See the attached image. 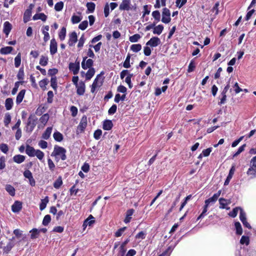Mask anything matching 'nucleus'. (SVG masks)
I'll return each mask as SVG.
<instances>
[{
    "mask_svg": "<svg viewBox=\"0 0 256 256\" xmlns=\"http://www.w3.org/2000/svg\"><path fill=\"white\" fill-rule=\"evenodd\" d=\"M95 74V70L94 68H90L86 74V78L87 80H90Z\"/></svg>",
    "mask_w": 256,
    "mask_h": 256,
    "instance_id": "f704fd0d",
    "label": "nucleus"
},
{
    "mask_svg": "<svg viewBox=\"0 0 256 256\" xmlns=\"http://www.w3.org/2000/svg\"><path fill=\"white\" fill-rule=\"evenodd\" d=\"M141 38L139 34H135L129 38V40L131 42H138L139 40Z\"/></svg>",
    "mask_w": 256,
    "mask_h": 256,
    "instance_id": "49530a36",
    "label": "nucleus"
},
{
    "mask_svg": "<svg viewBox=\"0 0 256 256\" xmlns=\"http://www.w3.org/2000/svg\"><path fill=\"white\" fill-rule=\"evenodd\" d=\"M48 83V82L46 79H43L39 82V86L42 89L44 90Z\"/></svg>",
    "mask_w": 256,
    "mask_h": 256,
    "instance_id": "774afa93",
    "label": "nucleus"
},
{
    "mask_svg": "<svg viewBox=\"0 0 256 256\" xmlns=\"http://www.w3.org/2000/svg\"><path fill=\"white\" fill-rule=\"evenodd\" d=\"M34 20H41L43 22H45L47 19V16L44 13H39L34 14L33 16Z\"/></svg>",
    "mask_w": 256,
    "mask_h": 256,
    "instance_id": "b1692460",
    "label": "nucleus"
},
{
    "mask_svg": "<svg viewBox=\"0 0 256 256\" xmlns=\"http://www.w3.org/2000/svg\"><path fill=\"white\" fill-rule=\"evenodd\" d=\"M94 222V218L92 215L89 216L84 221L83 226L86 228L87 226H90Z\"/></svg>",
    "mask_w": 256,
    "mask_h": 256,
    "instance_id": "a211bd4d",
    "label": "nucleus"
},
{
    "mask_svg": "<svg viewBox=\"0 0 256 256\" xmlns=\"http://www.w3.org/2000/svg\"><path fill=\"white\" fill-rule=\"evenodd\" d=\"M26 93L25 90H21L19 93L18 94L16 98V103L18 104L22 102L24 98V94Z\"/></svg>",
    "mask_w": 256,
    "mask_h": 256,
    "instance_id": "aec40b11",
    "label": "nucleus"
},
{
    "mask_svg": "<svg viewBox=\"0 0 256 256\" xmlns=\"http://www.w3.org/2000/svg\"><path fill=\"white\" fill-rule=\"evenodd\" d=\"M130 50L133 52H138L142 49V45L140 44H133L130 47Z\"/></svg>",
    "mask_w": 256,
    "mask_h": 256,
    "instance_id": "a19ab883",
    "label": "nucleus"
},
{
    "mask_svg": "<svg viewBox=\"0 0 256 256\" xmlns=\"http://www.w3.org/2000/svg\"><path fill=\"white\" fill-rule=\"evenodd\" d=\"M87 126V120L86 117H82L78 126V130L80 132H83Z\"/></svg>",
    "mask_w": 256,
    "mask_h": 256,
    "instance_id": "ddd939ff",
    "label": "nucleus"
},
{
    "mask_svg": "<svg viewBox=\"0 0 256 256\" xmlns=\"http://www.w3.org/2000/svg\"><path fill=\"white\" fill-rule=\"evenodd\" d=\"M11 121V116L8 113L5 114L4 118V124L5 126H8Z\"/></svg>",
    "mask_w": 256,
    "mask_h": 256,
    "instance_id": "5fc2aeb1",
    "label": "nucleus"
},
{
    "mask_svg": "<svg viewBox=\"0 0 256 256\" xmlns=\"http://www.w3.org/2000/svg\"><path fill=\"white\" fill-rule=\"evenodd\" d=\"M174 249L172 246H168L167 249L162 254L163 256H169Z\"/></svg>",
    "mask_w": 256,
    "mask_h": 256,
    "instance_id": "0e129e2a",
    "label": "nucleus"
},
{
    "mask_svg": "<svg viewBox=\"0 0 256 256\" xmlns=\"http://www.w3.org/2000/svg\"><path fill=\"white\" fill-rule=\"evenodd\" d=\"M146 236V232L143 231H141L136 236V239L144 240Z\"/></svg>",
    "mask_w": 256,
    "mask_h": 256,
    "instance_id": "338daca9",
    "label": "nucleus"
},
{
    "mask_svg": "<svg viewBox=\"0 0 256 256\" xmlns=\"http://www.w3.org/2000/svg\"><path fill=\"white\" fill-rule=\"evenodd\" d=\"M129 242L130 240L128 238H127L124 242H122L119 248V251L126 253V246L128 243Z\"/></svg>",
    "mask_w": 256,
    "mask_h": 256,
    "instance_id": "58836bf2",
    "label": "nucleus"
},
{
    "mask_svg": "<svg viewBox=\"0 0 256 256\" xmlns=\"http://www.w3.org/2000/svg\"><path fill=\"white\" fill-rule=\"evenodd\" d=\"M210 206H208V204H204V205L203 207V209H202V212L201 213V214L197 218V220H200V219H202L205 216H206L207 214V212H208V208Z\"/></svg>",
    "mask_w": 256,
    "mask_h": 256,
    "instance_id": "cd10ccee",
    "label": "nucleus"
},
{
    "mask_svg": "<svg viewBox=\"0 0 256 256\" xmlns=\"http://www.w3.org/2000/svg\"><path fill=\"white\" fill-rule=\"evenodd\" d=\"M6 190L11 196H14L15 195L16 190L12 186L6 184Z\"/></svg>",
    "mask_w": 256,
    "mask_h": 256,
    "instance_id": "c9c22d12",
    "label": "nucleus"
},
{
    "mask_svg": "<svg viewBox=\"0 0 256 256\" xmlns=\"http://www.w3.org/2000/svg\"><path fill=\"white\" fill-rule=\"evenodd\" d=\"M66 150L61 146H55L54 151L51 154V156H55L57 161L58 160V156H60L62 160H64L66 158Z\"/></svg>",
    "mask_w": 256,
    "mask_h": 256,
    "instance_id": "f03ea898",
    "label": "nucleus"
},
{
    "mask_svg": "<svg viewBox=\"0 0 256 256\" xmlns=\"http://www.w3.org/2000/svg\"><path fill=\"white\" fill-rule=\"evenodd\" d=\"M30 238L32 240L38 238L39 236L40 230L37 228H33L30 231Z\"/></svg>",
    "mask_w": 256,
    "mask_h": 256,
    "instance_id": "a878e982",
    "label": "nucleus"
},
{
    "mask_svg": "<svg viewBox=\"0 0 256 256\" xmlns=\"http://www.w3.org/2000/svg\"><path fill=\"white\" fill-rule=\"evenodd\" d=\"M87 10L88 12L92 13L96 8V5L94 2H88L86 4Z\"/></svg>",
    "mask_w": 256,
    "mask_h": 256,
    "instance_id": "ea45409f",
    "label": "nucleus"
},
{
    "mask_svg": "<svg viewBox=\"0 0 256 256\" xmlns=\"http://www.w3.org/2000/svg\"><path fill=\"white\" fill-rule=\"evenodd\" d=\"M246 146V144H244L242 146H240L238 149V150L237 152L234 154L233 158L236 157L238 156L241 152H242L244 150V148Z\"/></svg>",
    "mask_w": 256,
    "mask_h": 256,
    "instance_id": "680f3d73",
    "label": "nucleus"
},
{
    "mask_svg": "<svg viewBox=\"0 0 256 256\" xmlns=\"http://www.w3.org/2000/svg\"><path fill=\"white\" fill-rule=\"evenodd\" d=\"M78 40L77 34L75 32H72L69 36L68 44L69 46H72L75 44Z\"/></svg>",
    "mask_w": 256,
    "mask_h": 256,
    "instance_id": "9d476101",
    "label": "nucleus"
},
{
    "mask_svg": "<svg viewBox=\"0 0 256 256\" xmlns=\"http://www.w3.org/2000/svg\"><path fill=\"white\" fill-rule=\"evenodd\" d=\"M14 240V237H12L10 240V241L7 244L6 246L4 248V252L6 253L8 252L15 246V243L13 242Z\"/></svg>",
    "mask_w": 256,
    "mask_h": 256,
    "instance_id": "4468645a",
    "label": "nucleus"
},
{
    "mask_svg": "<svg viewBox=\"0 0 256 256\" xmlns=\"http://www.w3.org/2000/svg\"><path fill=\"white\" fill-rule=\"evenodd\" d=\"M66 36V28L64 27L62 28L58 34V36L61 41L64 40Z\"/></svg>",
    "mask_w": 256,
    "mask_h": 256,
    "instance_id": "c03bdc74",
    "label": "nucleus"
},
{
    "mask_svg": "<svg viewBox=\"0 0 256 256\" xmlns=\"http://www.w3.org/2000/svg\"><path fill=\"white\" fill-rule=\"evenodd\" d=\"M53 137L54 140L58 142H60L63 140V135L59 132L56 131L54 133Z\"/></svg>",
    "mask_w": 256,
    "mask_h": 256,
    "instance_id": "2f4dec72",
    "label": "nucleus"
},
{
    "mask_svg": "<svg viewBox=\"0 0 256 256\" xmlns=\"http://www.w3.org/2000/svg\"><path fill=\"white\" fill-rule=\"evenodd\" d=\"M132 76V74H129L125 78V82L128 84V87L130 88H132V84L131 82V78Z\"/></svg>",
    "mask_w": 256,
    "mask_h": 256,
    "instance_id": "603ef678",
    "label": "nucleus"
},
{
    "mask_svg": "<svg viewBox=\"0 0 256 256\" xmlns=\"http://www.w3.org/2000/svg\"><path fill=\"white\" fill-rule=\"evenodd\" d=\"M240 219L242 222V223L244 226L248 228V229H251L252 226L250 224L247 222L246 214L244 210H240Z\"/></svg>",
    "mask_w": 256,
    "mask_h": 256,
    "instance_id": "423d86ee",
    "label": "nucleus"
},
{
    "mask_svg": "<svg viewBox=\"0 0 256 256\" xmlns=\"http://www.w3.org/2000/svg\"><path fill=\"white\" fill-rule=\"evenodd\" d=\"M64 8V3L62 2H60L56 4L54 6V9L57 12H60Z\"/></svg>",
    "mask_w": 256,
    "mask_h": 256,
    "instance_id": "13d9d810",
    "label": "nucleus"
},
{
    "mask_svg": "<svg viewBox=\"0 0 256 256\" xmlns=\"http://www.w3.org/2000/svg\"><path fill=\"white\" fill-rule=\"evenodd\" d=\"M160 40L156 36L152 38L146 43V45L151 47H156L160 44Z\"/></svg>",
    "mask_w": 256,
    "mask_h": 256,
    "instance_id": "0eeeda50",
    "label": "nucleus"
},
{
    "mask_svg": "<svg viewBox=\"0 0 256 256\" xmlns=\"http://www.w3.org/2000/svg\"><path fill=\"white\" fill-rule=\"evenodd\" d=\"M51 220V216L49 214H47L44 216L43 220H42V224L44 226H48V224L50 222Z\"/></svg>",
    "mask_w": 256,
    "mask_h": 256,
    "instance_id": "6e6d98bb",
    "label": "nucleus"
},
{
    "mask_svg": "<svg viewBox=\"0 0 256 256\" xmlns=\"http://www.w3.org/2000/svg\"><path fill=\"white\" fill-rule=\"evenodd\" d=\"M21 64V54L18 53L14 58V66L16 68H18Z\"/></svg>",
    "mask_w": 256,
    "mask_h": 256,
    "instance_id": "a18cd8bd",
    "label": "nucleus"
},
{
    "mask_svg": "<svg viewBox=\"0 0 256 256\" xmlns=\"http://www.w3.org/2000/svg\"><path fill=\"white\" fill-rule=\"evenodd\" d=\"M48 62V58L46 56L42 55L40 56V64L43 66H46Z\"/></svg>",
    "mask_w": 256,
    "mask_h": 256,
    "instance_id": "473e14b6",
    "label": "nucleus"
},
{
    "mask_svg": "<svg viewBox=\"0 0 256 256\" xmlns=\"http://www.w3.org/2000/svg\"><path fill=\"white\" fill-rule=\"evenodd\" d=\"M152 17L156 21V22H158L160 19V14L158 10H154L152 12Z\"/></svg>",
    "mask_w": 256,
    "mask_h": 256,
    "instance_id": "de8ad7c7",
    "label": "nucleus"
},
{
    "mask_svg": "<svg viewBox=\"0 0 256 256\" xmlns=\"http://www.w3.org/2000/svg\"><path fill=\"white\" fill-rule=\"evenodd\" d=\"M196 68V64L194 60H192L188 65V72H192Z\"/></svg>",
    "mask_w": 256,
    "mask_h": 256,
    "instance_id": "052dcab7",
    "label": "nucleus"
},
{
    "mask_svg": "<svg viewBox=\"0 0 256 256\" xmlns=\"http://www.w3.org/2000/svg\"><path fill=\"white\" fill-rule=\"evenodd\" d=\"M164 30V26L162 24H159L154 26L153 30V34H154L160 35L162 34Z\"/></svg>",
    "mask_w": 256,
    "mask_h": 256,
    "instance_id": "bb28decb",
    "label": "nucleus"
},
{
    "mask_svg": "<svg viewBox=\"0 0 256 256\" xmlns=\"http://www.w3.org/2000/svg\"><path fill=\"white\" fill-rule=\"evenodd\" d=\"M62 184V178L59 177L54 183V188L58 189Z\"/></svg>",
    "mask_w": 256,
    "mask_h": 256,
    "instance_id": "09e8293b",
    "label": "nucleus"
},
{
    "mask_svg": "<svg viewBox=\"0 0 256 256\" xmlns=\"http://www.w3.org/2000/svg\"><path fill=\"white\" fill-rule=\"evenodd\" d=\"M119 9L120 10H136V5H132L130 0H122L120 4Z\"/></svg>",
    "mask_w": 256,
    "mask_h": 256,
    "instance_id": "7ed1b4c3",
    "label": "nucleus"
},
{
    "mask_svg": "<svg viewBox=\"0 0 256 256\" xmlns=\"http://www.w3.org/2000/svg\"><path fill=\"white\" fill-rule=\"evenodd\" d=\"M250 242L249 238L247 236H242L240 240V243L242 244H246V246L248 245Z\"/></svg>",
    "mask_w": 256,
    "mask_h": 256,
    "instance_id": "4d7b16f0",
    "label": "nucleus"
},
{
    "mask_svg": "<svg viewBox=\"0 0 256 256\" xmlns=\"http://www.w3.org/2000/svg\"><path fill=\"white\" fill-rule=\"evenodd\" d=\"M57 42L54 38H52L50 40V54L53 56L57 52Z\"/></svg>",
    "mask_w": 256,
    "mask_h": 256,
    "instance_id": "9b49d317",
    "label": "nucleus"
},
{
    "mask_svg": "<svg viewBox=\"0 0 256 256\" xmlns=\"http://www.w3.org/2000/svg\"><path fill=\"white\" fill-rule=\"evenodd\" d=\"M219 202H220V208L221 209H229L230 208H226V206L230 204V202L228 200L223 198H220L219 199Z\"/></svg>",
    "mask_w": 256,
    "mask_h": 256,
    "instance_id": "393cba45",
    "label": "nucleus"
},
{
    "mask_svg": "<svg viewBox=\"0 0 256 256\" xmlns=\"http://www.w3.org/2000/svg\"><path fill=\"white\" fill-rule=\"evenodd\" d=\"M234 172H235V166H232V168H230V172H229V174L226 178V180H225L224 185H227L228 184L230 180L232 179V178L234 174Z\"/></svg>",
    "mask_w": 256,
    "mask_h": 256,
    "instance_id": "f3484780",
    "label": "nucleus"
},
{
    "mask_svg": "<svg viewBox=\"0 0 256 256\" xmlns=\"http://www.w3.org/2000/svg\"><path fill=\"white\" fill-rule=\"evenodd\" d=\"M76 93L79 96H82L85 92L86 85L84 82H80L76 86Z\"/></svg>",
    "mask_w": 256,
    "mask_h": 256,
    "instance_id": "1a4fd4ad",
    "label": "nucleus"
},
{
    "mask_svg": "<svg viewBox=\"0 0 256 256\" xmlns=\"http://www.w3.org/2000/svg\"><path fill=\"white\" fill-rule=\"evenodd\" d=\"M12 158L14 162L20 164L24 161L26 157L21 154H17L15 155Z\"/></svg>",
    "mask_w": 256,
    "mask_h": 256,
    "instance_id": "6ab92c4d",
    "label": "nucleus"
},
{
    "mask_svg": "<svg viewBox=\"0 0 256 256\" xmlns=\"http://www.w3.org/2000/svg\"><path fill=\"white\" fill-rule=\"evenodd\" d=\"M187 2V0H176V6L179 8L184 6Z\"/></svg>",
    "mask_w": 256,
    "mask_h": 256,
    "instance_id": "e2e57ef3",
    "label": "nucleus"
},
{
    "mask_svg": "<svg viewBox=\"0 0 256 256\" xmlns=\"http://www.w3.org/2000/svg\"><path fill=\"white\" fill-rule=\"evenodd\" d=\"M52 127L47 128L42 135V138L44 140H48L50 137V136L52 132Z\"/></svg>",
    "mask_w": 256,
    "mask_h": 256,
    "instance_id": "7c9ffc66",
    "label": "nucleus"
},
{
    "mask_svg": "<svg viewBox=\"0 0 256 256\" xmlns=\"http://www.w3.org/2000/svg\"><path fill=\"white\" fill-rule=\"evenodd\" d=\"M113 124L110 120H106L104 122L102 128L104 130H109L112 128Z\"/></svg>",
    "mask_w": 256,
    "mask_h": 256,
    "instance_id": "5701e85b",
    "label": "nucleus"
},
{
    "mask_svg": "<svg viewBox=\"0 0 256 256\" xmlns=\"http://www.w3.org/2000/svg\"><path fill=\"white\" fill-rule=\"evenodd\" d=\"M240 210H243L240 207L235 208H234L232 210V212H230L228 214V215L232 218H235L237 216L238 213L239 211H240Z\"/></svg>",
    "mask_w": 256,
    "mask_h": 256,
    "instance_id": "e433bc0d",
    "label": "nucleus"
},
{
    "mask_svg": "<svg viewBox=\"0 0 256 256\" xmlns=\"http://www.w3.org/2000/svg\"><path fill=\"white\" fill-rule=\"evenodd\" d=\"M220 194L221 191L218 190V192L214 194L212 197L204 201L205 204H208V206H210L214 204L220 196Z\"/></svg>",
    "mask_w": 256,
    "mask_h": 256,
    "instance_id": "39448f33",
    "label": "nucleus"
},
{
    "mask_svg": "<svg viewBox=\"0 0 256 256\" xmlns=\"http://www.w3.org/2000/svg\"><path fill=\"white\" fill-rule=\"evenodd\" d=\"M31 16V10L30 9H27L24 15V22H28Z\"/></svg>",
    "mask_w": 256,
    "mask_h": 256,
    "instance_id": "79ce46f5",
    "label": "nucleus"
},
{
    "mask_svg": "<svg viewBox=\"0 0 256 256\" xmlns=\"http://www.w3.org/2000/svg\"><path fill=\"white\" fill-rule=\"evenodd\" d=\"M50 85L53 89L55 90H56L57 88V79L56 76H52L50 80Z\"/></svg>",
    "mask_w": 256,
    "mask_h": 256,
    "instance_id": "8fccbe9b",
    "label": "nucleus"
},
{
    "mask_svg": "<svg viewBox=\"0 0 256 256\" xmlns=\"http://www.w3.org/2000/svg\"><path fill=\"white\" fill-rule=\"evenodd\" d=\"M12 28V24L8 22H4V24L3 32L8 36Z\"/></svg>",
    "mask_w": 256,
    "mask_h": 256,
    "instance_id": "2eb2a0df",
    "label": "nucleus"
},
{
    "mask_svg": "<svg viewBox=\"0 0 256 256\" xmlns=\"http://www.w3.org/2000/svg\"><path fill=\"white\" fill-rule=\"evenodd\" d=\"M13 233L18 238H22V239L24 240L26 238V236L23 234V232L20 229L14 230Z\"/></svg>",
    "mask_w": 256,
    "mask_h": 256,
    "instance_id": "72a5a7b5",
    "label": "nucleus"
},
{
    "mask_svg": "<svg viewBox=\"0 0 256 256\" xmlns=\"http://www.w3.org/2000/svg\"><path fill=\"white\" fill-rule=\"evenodd\" d=\"M26 154L30 157L36 156L38 159L42 160L44 157V153L40 150H35L33 147L27 145L26 148Z\"/></svg>",
    "mask_w": 256,
    "mask_h": 256,
    "instance_id": "f257e3e1",
    "label": "nucleus"
},
{
    "mask_svg": "<svg viewBox=\"0 0 256 256\" xmlns=\"http://www.w3.org/2000/svg\"><path fill=\"white\" fill-rule=\"evenodd\" d=\"M88 26V22L87 20H84L78 26V28L81 30H84Z\"/></svg>",
    "mask_w": 256,
    "mask_h": 256,
    "instance_id": "69168bd1",
    "label": "nucleus"
},
{
    "mask_svg": "<svg viewBox=\"0 0 256 256\" xmlns=\"http://www.w3.org/2000/svg\"><path fill=\"white\" fill-rule=\"evenodd\" d=\"M48 202L49 198L48 196H46L44 198L41 200L40 204V210H43L46 208Z\"/></svg>",
    "mask_w": 256,
    "mask_h": 256,
    "instance_id": "4be33fe9",
    "label": "nucleus"
},
{
    "mask_svg": "<svg viewBox=\"0 0 256 256\" xmlns=\"http://www.w3.org/2000/svg\"><path fill=\"white\" fill-rule=\"evenodd\" d=\"M12 50V46H6L0 49V53L2 54H10Z\"/></svg>",
    "mask_w": 256,
    "mask_h": 256,
    "instance_id": "c85d7f7f",
    "label": "nucleus"
},
{
    "mask_svg": "<svg viewBox=\"0 0 256 256\" xmlns=\"http://www.w3.org/2000/svg\"><path fill=\"white\" fill-rule=\"evenodd\" d=\"M69 69L72 72L73 74L74 75L77 74L78 73L80 66L79 62H70L69 64Z\"/></svg>",
    "mask_w": 256,
    "mask_h": 256,
    "instance_id": "6e6552de",
    "label": "nucleus"
},
{
    "mask_svg": "<svg viewBox=\"0 0 256 256\" xmlns=\"http://www.w3.org/2000/svg\"><path fill=\"white\" fill-rule=\"evenodd\" d=\"M235 228L236 229V233L237 234L241 235L242 233V229L240 224L237 222L234 223Z\"/></svg>",
    "mask_w": 256,
    "mask_h": 256,
    "instance_id": "37998d69",
    "label": "nucleus"
},
{
    "mask_svg": "<svg viewBox=\"0 0 256 256\" xmlns=\"http://www.w3.org/2000/svg\"><path fill=\"white\" fill-rule=\"evenodd\" d=\"M79 15L73 14L71 18L72 22L73 24H76L78 23L82 20V16L80 14H78Z\"/></svg>",
    "mask_w": 256,
    "mask_h": 256,
    "instance_id": "c756f323",
    "label": "nucleus"
},
{
    "mask_svg": "<svg viewBox=\"0 0 256 256\" xmlns=\"http://www.w3.org/2000/svg\"><path fill=\"white\" fill-rule=\"evenodd\" d=\"M126 227H123L120 229H118L115 233L114 236L116 237H120L122 236L124 232L126 230Z\"/></svg>",
    "mask_w": 256,
    "mask_h": 256,
    "instance_id": "bf43d9fd",
    "label": "nucleus"
},
{
    "mask_svg": "<svg viewBox=\"0 0 256 256\" xmlns=\"http://www.w3.org/2000/svg\"><path fill=\"white\" fill-rule=\"evenodd\" d=\"M48 119L49 115L48 114H46L40 117V120L41 123H42L44 124H46L48 120Z\"/></svg>",
    "mask_w": 256,
    "mask_h": 256,
    "instance_id": "3c124183",
    "label": "nucleus"
},
{
    "mask_svg": "<svg viewBox=\"0 0 256 256\" xmlns=\"http://www.w3.org/2000/svg\"><path fill=\"white\" fill-rule=\"evenodd\" d=\"M130 54H128L126 56V59L125 60L123 66L125 68H129L130 66Z\"/></svg>",
    "mask_w": 256,
    "mask_h": 256,
    "instance_id": "864d4df0",
    "label": "nucleus"
},
{
    "mask_svg": "<svg viewBox=\"0 0 256 256\" xmlns=\"http://www.w3.org/2000/svg\"><path fill=\"white\" fill-rule=\"evenodd\" d=\"M171 20L170 10L164 8L162 10V22L164 24H168Z\"/></svg>",
    "mask_w": 256,
    "mask_h": 256,
    "instance_id": "20e7f679",
    "label": "nucleus"
},
{
    "mask_svg": "<svg viewBox=\"0 0 256 256\" xmlns=\"http://www.w3.org/2000/svg\"><path fill=\"white\" fill-rule=\"evenodd\" d=\"M22 208V202L16 201L12 206V210L14 213L18 212Z\"/></svg>",
    "mask_w": 256,
    "mask_h": 256,
    "instance_id": "f8f14e48",
    "label": "nucleus"
},
{
    "mask_svg": "<svg viewBox=\"0 0 256 256\" xmlns=\"http://www.w3.org/2000/svg\"><path fill=\"white\" fill-rule=\"evenodd\" d=\"M13 106V100L11 98H8L6 100L5 106L7 110L12 109Z\"/></svg>",
    "mask_w": 256,
    "mask_h": 256,
    "instance_id": "4c0bfd02",
    "label": "nucleus"
},
{
    "mask_svg": "<svg viewBox=\"0 0 256 256\" xmlns=\"http://www.w3.org/2000/svg\"><path fill=\"white\" fill-rule=\"evenodd\" d=\"M93 60L91 58H89L86 60V63L82 62V67L84 70L92 68V66L93 65Z\"/></svg>",
    "mask_w": 256,
    "mask_h": 256,
    "instance_id": "dca6fc26",
    "label": "nucleus"
},
{
    "mask_svg": "<svg viewBox=\"0 0 256 256\" xmlns=\"http://www.w3.org/2000/svg\"><path fill=\"white\" fill-rule=\"evenodd\" d=\"M134 212V210L133 209H130L126 212V216L124 220V222L126 224H128L130 222L132 219V216Z\"/></svg>",
    "mask_w": 256,
    "mask_h": 256,
    "instance_id": "412c9836",
    "label": "nucleus"
}]
</instances>
